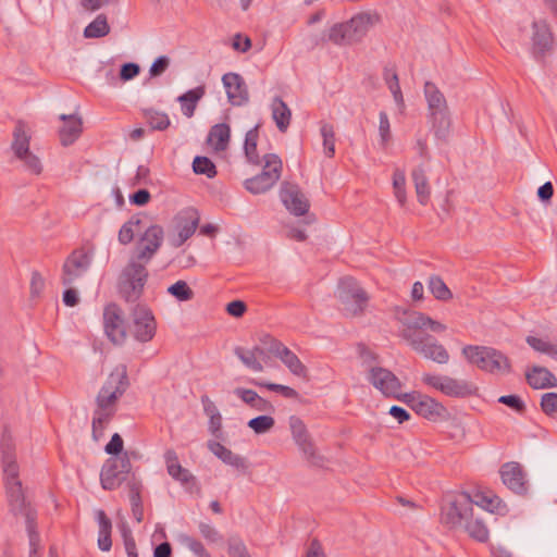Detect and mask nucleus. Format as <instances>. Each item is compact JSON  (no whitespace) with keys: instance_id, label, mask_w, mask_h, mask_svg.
<instances>
[{"instance_id":"35","label":"nucleus","mask_w":557,"mask_h":557,"mask_svg":"<svg viewBox=\"0 0 557 557\" xmlns=\"http://www.w3.org/2000/svg\"><path fill=\"white\" fill-rule=\"evenodd\" d=\"M141 218L139 214L131 216L120 228L117 239L121 245L131 244L135 235L141 231Z\"/></svg>"},{"instance_id":"63","label":"nucleus","mask_w":557,"mask_h":557,"mask_svg":"<svg viewBox=\"0 0 557 557\" xmlns=\"http://www.w3.org/2000/svg\"><path fill=\"white\" fill-rule=\"evenodd\" d=\"M139 65L136 63H125L122 65L120 71V77L122 81H129L139 74Z\"/></svg>"},{"instance_id":"18","label":"nucleus","mask_w":557,"mask_h":557,"mask_svg":"<svg viewBox=\"0 0 557 557\" xmlns=\"http://www.w3.org/2000/svg\"><path fill=\"white\" fill-rule=\"evenodd\" d=\"M132 315L135 338L141 343L150 342L157 330V322L151 310L145 305H136Z\"/></svg>"},{"instance_id":"5","label":"nucleus","mask_w":557,"mask_h":557,"mask_svg":"<svg viewBox=\"0 0 557 557\" xmlns=\"http://www.w3.org/2000/svg\"><path fill=\"white\" fill-rule=\"evenodd\" d=\"M148 276L147 263L132 257L119 276L120 296L126 302H136L144 294Z\"/></svg>"},{"instance_id":"62","label":"nucleus","mask_w":557,"mask_h":557,"mask_svg":"<svg viewBox=\"0 0 557 557\" xmlns=\"http://www.w3.org/2000/svg\"><path fill=\"white\" fill-rule=\"evenodd\" d=\"M199 531H200V534L208 541V542H211V543H215L218 542L221 536L219 534V532L215 530V528L211 524H208V523H200L199 524Z\"/></svg>"},{"instance_id":"14","label":"nucleus","mask_w":557,"mask_h":557,"mask_svg":"<svg viewBox=\"0 0 557 557\" xmlns=\"http://www.w3.org/2000/svg\"><path fill=\"white\" fill-rule=\"evenodd\" d=\"M164 240V230L159 224H151L139 235L136 253L133 258L149 263L159 251Z\"/></svg>"},{"instance_id":"43","label":"nucleus","mask_w":557,"mask_h":557,"mask_svg":"<svg viewBox=\"0 0 557 557\" xmlns=\"http://www.w3.org/2000/svg\"><path fill=\"white\" fill-rule=\"evenodd\" d=\"M264 165L262 173H267L276 183L282 174V160L274 153H269L263 157Z\"/></svg>"},{"instance_id":"53","label":"nucleus","mask_w":557,"mask_h":557,"mask_svg":"<svg viewBox=\"0 0 557 557\" xmlns=\"http://www.w3.org/2000/svg\"><path fill=\"white\" fill-rule=\"evenodd\" d=\"M146 119L151 128L163 131L169 127L170 125V119L165 113L158 112V111H147L146 112Z\"/></svg>"},{"instance_id":"59","label":"nucleus","mask_w":557,"mask_h":557,"mask_svg":"<svg viewBox=\"0 0 557 557\" xmlns=\"http://www.w3.org/2000/svg\"><path fill=\"white\" fill-rule=\"evenodd\" d=\"M228 555L231 557H251L250 554L248 553L246 545L239 540H234L230 542Z\"/></svg>"},{"instance_id":"16","label":"nucleus","mask_w":557,"mask_h":557,"mask_svg":"<svg viewBox=\"0 0 557 557\" xmlns=\"http://www.w3.org/2000/svg\"><path fill=\"white\" fill-rule=\"evenodd\" d=\"M103 327L113 344H122L126 338V325L122 309L116 304H109L103 310Z\"/></svg>"},{"instance_id":"55","label":"nucleus","mask_w":557,"mask_h":557,"mask_svg":"<svg viewBox=\"0 0 557 557\" xmlns=\"http://www.w3.org/2000/svg\"><path fill=\"white\" fill-rule=\"evenodd\" d=\"M298 447L300 448V450L305 455L306 459L310 463H312L314 466H321L323 463V457L317 453V449H315L312 438L308 440L307 442H305L304 444H301Z\"/></svg>"},{"instance_id":"61","label":"nucleus","mask_w":557,"mask_h":557,"mask_svg":"<svg viewBox=\"0 0 557 557\" xmlns=\"http://www.w3.org/2000/svg\"><path fill=\"white\" fill-rule=\"evenodd\" d=\"M123 450V440L122 437L115 433L112 435L110 442L106 445V451L110 455L121 456V451Z\"/></svg>"},{"instance_id":"1","label":"nucleus","mask_w":557,"mask_h":557,"mask_svg":"<svg viewBox=\"0 0 557 557\" xmlns=\"http://www.w3.org/2000/svg\"><path fill=\"white\" fill-rule=\"evenodd\" d=\"M446 329V325L440 321L433 320L422 312H413L405 323L400 336L416 352L420 354L425 359L445 364L449 360L448 351L425 331L430 330L433 333H443Z\"/></svg>"},{"instance_id":"46","label":"nucleus","mask_w":557,"mask_h":557,"mask_svg":"<svg viewBox=\"0 0 557 557\" xmlns=\"http://www.w3.org/2000/svg\"><path fill=\"white\" fill-rule=\"evenodd\" d=\"M429 289L438 300H449L453 297V294L445 282L436 275L430 277Z\"/></svg>"},{"instance_id":"9","label":"nucleus","mask_w":557,"mask_h":557,"mask_svg":"<svg viewBox=\"0 0 557 557\" xmlns=\"http://www.w3.org/2000/svg\"><path fill=\"white\" fill-rule=\"evenodd\" d=\"M338 298L342 310L350 317L362 314L369 301L367 292L350 276L339 281Z\"/></svg>"},{"instance_id":"51","label":"nucleus","mask_w":557,"mask_h":557,"mask_svg":"<svg viewBox=\"0 0 557 557\" xmlns=\"http://www.w3.org/2000/svg\"><path fill=\"white\" fill-rule=\"evenodd\" d=\"M236 356L242 360V362L256 372H261L263 370V366L256 358V351L245 350L243 348L235 349Z\"/></svg>"},{"instance_id":"42","label":"nucleus","mask_w":557,"mask_h":557,"mask_svg":"<svg viewBox=\"0 0 557 557\" xmlns=\"http://www.w3.org/2000/svg\"><path fill=\"white\" fill-rule=\"evenodd\" d=\"M320 133L323 139V151L327 158L335 156V131L330 123L322 122Z\"/></svg>"},{"instance_id":"15","label":"nucleus","mask_w":557,"mask_h":557,"mask_svg":"<svg viewBox=\"0 0 557 557\" xmlns=\"http://www.w3.org/2000/svg\"><path fill=\"white\" fill-rule=\"evenodd\" d=\"M368 380L385 397L401 400L404 396L401 394L403 384L391 370L382 367H370Z\"/></svg>"},{"instance_id":"27","label":"nucleus","mask_w":557,"mask_h":557,"mask_svg":"<svg viewBox=\"0 0 557 557\" xmlns=\"http://www.w3.org/2000/svg\"><path fill=\"white\" fill-rule=\"evenodd\" d=\"M533 50L535 53H544L553 45V35L544 21L533 23Z\"/></svg>"},{"instance_id":"58","label":"nucleus","mask_w":557,"mask_h":557,"mask_svg":"<svg viewBox=\"0 0 557 557\" xmlns=\"http://www.w3.org/2000/svg\"><path fill=\"white\" fill-rule=\"evenodd\" d=\"M45 289V278L42 275L34 271L30 278V295L33 297H39Z\"/></svg>"},{"instance_id":"37","label":"nucleus","mask_w":557,"mask_h":557,"mask_svg":"<svg viewBox=\"0 0 557 557\" xmlns=\"http://www.w3.org/2000/svg\"><path fill=\"white\" fill-rule=\"evenodd\" d=\"M259 139V125H256L253 128L249 129L246 133L244 151L246 159L249 163L259 164L260 157L257 152V145Z\"/></svg>"},{"instance_id":"22","label":"nucleus","mask_w":557,"mask_h":557,"mask_svg":"<svg viewBox=\"0 0 557 557\" xmlns=\"http://www.w3.org/2000/svg\"><path fill=\"white\" fill-rule=\"evenodd\" d=\"M270 351L277 356L289 371L297 376H306L307 368L300 359L281 342L271 338Z\"/></svg>"},{"instance_id":"45","label":"nucleus","mask_w":557,"mask_h":557,"mask_svg":"<svg viewBox=\"0 0 557 557\" xmlns=\"http://www.w3.org/2000/svg\"><path fill=\"white\" fill-rule=\"evenodd\" d=\"M289 426L294 441L298 446L311 438L304 421L298 417L289 418Z\"/></svg>"},{"instance_id":"6","label":"nucleus","mask_w":557,"mask_h":557,"mask_svg":"<svg viewBox=\"0 0 557 557\" xmlns=\"http://www.w3.org/2000/svg\"><path fill=\"white\" fill-rule=\"evenodd\" d=\"M462 355L469 363L482 371L493 374H504L511 371L509 358L493 347L467 345L462 348Z\"/></svg>"},{"instance_id":"54","label":"nucleus","mask_w":557,"mask_h":557,"mask_svg":"<svg viewBox=\"0 0 557 557\" xmlns=\"http://www.w3.org/2000/svg\"><path fill=\"white\" fill-rule=\"evenodd\" d=\"M379 119V134L381 138V146L382 148L385 149L392 140L391 123L386 112L384 111L380 112Z\"/></svg>"},{"instance_id":"38","label":"nucleus","mask_w":557,"mask_h":557,"mask_svg":"<svg viewBox=\"0 0 557 557\" xmlns=\"http://www.w3.org/2000/svg\"><path fill=\"white\" fill-rule=\"evenodd\" d=\"M109 33L110 26L104 14H99L84 29V36L86 38H100L107 36Z\"/></svg>"},{"instance_id":"21","label":"nucleus","mask_w":557,"mask_h":557,"mask_svg":"<svg viewBox=\"0 0 557 557\" xmlns=\"http://www.w3.org/2000/svg\"><path fill=\"white\" fill-rule=\"evenodd\" d=\"M227 99L233 106H244L249 100V92L244 78L237 73H226L222 77Z\"/></svg>"},{"instance_id":"12","label":"nucleus","mask_w":557,"mask_h":557,"mask_svg":"<svg viewBox=\"0 0 557 557\" xmlns=\"http://www.w3.org/2000/svg\"><path fill=\"white\" fill-rule=\"evenodd\" d=\"M30 133L25 122L17 121L13 131L12 150L32 173L41 172V163L37 156L29 151Z\"/></svg>"},{"instance_id":"20","label":"nucleus","mask_w":557,"mask_h":557,"mask_svg":"<svg viewBox=\"0 0 557 557\" xmlns=\"http://www.w3.org/2000/svg\"><path fill=\"white\" fill-rule=\"evenodd\" d=\"M503 483L513 493L524 495L528 492L527 474L520 463L506 462L500 468Z\"/></svg>"},{"instance_id":"10","label":"nucleus","mask_w":557,"mask_h":557,"mask_svg":"<svg viewBox=\"0 0 557 557\" xmlns=\"http://www.w3.org/2000/svg\"><path fill=\"white\" fill-rule=\"evenodd\" d=\"M92 255L85 248L74 249L64 260L61 269V283L64 286H73L89 270Z\"/></svg>"},{"instance_id":"8","label":"nucleus","mask_w":557,"mask_h":557,"mask_svg":"<svg viewBox=\"0 0 557 557\" xmlns=\"http://www.w3.org/2000/svg\"><path fill=\"white\" fill-rule=\"evenodd\" d=\"M421 380L426 386L451 398H467L478 393V387L472 382L448 375L424 373Z\"/></svg>"},{"instance_id":"31","label":"nucleus","mask_w":557,"mask_h":557,"mask_svg":"<svg viewBox=\"0 0 557 557\" xmlns=\"http://www.w3.org/2000/svg\"><path fill=\"white\" fill-rule=\"evenodd\" d=\"M205 92V87L198 86L178 97L182 112L185 116L191 117L194 115L197 103L203 97Z\"/></svg>"},{"instance_id":"25","label":"nucleus","mask_w":557,"mask_h":557,"mask_svg":"<svg viewBox=\"0 0 557 557\" xmlns=\"http://www.w3.org/2000/svg\"><path fill=\"white\" fill-rule=\"evenodd\" d=\"M527 382L535 389L552 388L557 386L556 376L544 367H533L525 374Z\"/></svg>"},{"instance_id":"40","label":"nucleus","mask_w":557,"mask_h":557,"mask_svg":"<svg viewBox=\"0 0 557 557\" xmlns=\"http://www.w3.org/2000/svg\"><path fill=\"white\" fill-rule=\"evenodd\" d=\"M461 528L466 530L470 537L478 542L484 543L488 540V529L481 519L470 518Z\"/></svg>"},{"instance_id":"28","label":"nucleus","mask_w":557,"mask_h":557,"mask_svg":"<svg viewBox=\"0 0 557 557\" xmlns=\"http://www.w3.org/2000/svg\"><path fill=\"white\" fill-rule=\"evenodd\" d=\"M411 177L414 184L417 199L420 205L426 206L430 201L431 187L425 174V170L422 166H418L412 170Z\"/></svg>"},{"instance_id":"64","label":"nucleus","mask_w":557,"mask_h":557,"mask_svg":"<svg viewBox=\"0 0 557 557\" xmlns=\"http://www.w3.org/2000/svg\"><path fill=\"white\" fill-rule=\"evenodd\" d=\"M232 47L239 52H247L251 48V40L247 36L236 34L233 38Z\"/></svg>"},{"instance_id":"41","label":"nucleus","mask_w":557,"mask_h":557,"mask_svg":"<svg viewBox=\"0 0 557 557\" xmlns=\"http://www.w3.org/2000/svg\"><path fill=\"white\" fill-rule=\"evenodd\" d=\"M527 343L537 352L545 354L552 359L557 360V341L550 342L545 338L528 336Z\"/></svg>"},{"instance_id":"49","label":"nucleus","mask_w":557,"mask_h":557,"mask_svg":"<svg viewBox=\"0 0 557 557\" xmlns=\"http://www.w3.org/2000/svg\"><path fill=\"white\" fill-rule=\"evenodd\" d=\"M480 504L484 509L488 510L490 512L505 515L508 511L506 504H504L502 499L495 495H483L481 497Z\"/></svg>"},{"instance_id":"47","label":"nucleus","mask_w":557,"mask_h":557,"mask_svg":"<svg viewBox=\"0 0 557 557\" xmlns=\"http://www.w3.org/2000/svg\"><path fill=\"white\" fill-rule=\"evenodd\" d=\"M168 293L180 301H188L194 298V292L185 281H177L168 288Z\"/></svg>"},{"instance_id":"24","label":"nucleus","mask_w":557,"mask_h":557,"mask_svg":"<svg viewBox=\"0 0 557 557\" xmlns=\"http://www.w3.org/2000/svg\"><path fill=\"white\" fill-rule=\"evenodd\" d=\"M60 120L63 126L59 131L60 141L63 146L72 145L83 132V121L76 115L61 114Z\"/></svg>"},{"instance_id":"29","label":"nucleus","mask_w":557,"mask_h":557,"mask_svg":"<svg viewBox=\"0 0 557 557\" xmlns=\"http://www.w3.org/2000/svg\"><path fill=\"white\" fill-rule=\"evenodd\" d=\"M231 136V128L227 124H215L211 127L208 135V143L216 151H223L227 148Z\"/></svg>"},{"instance_id":"52","label":"nucleus","mask_w":557,"mask_h":557,"mask_svg":"<svg viewBox=\"0 0 557 557\" xmlns=\"http://www.w3.org/2000/svg\"><path fill=\"white\" fill-rule=\"evenodd\" d=\"M250 383L256 386L265 387L269 391L280 393L285 398H297L298 397L297 391L289 386H286V385H281V384H275V383H263V382H259L257 380H251Z\"/></svg>"},{"instance_id":"44","label":"nucleus","mask_w":557,"mask_h":557,"mask_svg":"<svg viewBox=\"0 0 557 557\" xmlns=\"http://www.w3.org/2000/svg\"><path fill=\"white\" fill-rule=\"evenodd\" d=\"M384 79L397 104L404 107V97L398 82V75L394 69L384 70Z\"/></svg>"},{"instance_id":"60","label":"nucleus","mask_w":557,"mask_h":557,"mask_svg":"<svg viewBox=\"0 0 557 557\" xmlns=\"http://www.w3.org/2000/svg\"><path fill=\"white\" fill-rule=\"evenodd\" d=\"M358 355L361 358L362 362L368 366V370L370 367H375L373 363L376 361V355L370 350L366 345L359 344L357 346Z\"/></svg>"},{"instance_id":"57","label":"nucleus","mask_w":557,"mask_h":557,"mask_svg":"<svg viewBox=\"0 0 557 557\" xmlns=\"http://www.w3.org/2000/svg\"><path fill=\"white\" fill-rule=\"evenodd\" d=\"M498 401L510 407L511 409L519 413H522L525 410V405L523 400L517 395L500 396L498 398Z\"/></svg>"},{"instance_id":"50","label":"nucleus","mask_w":557,"mask_h":557,"mask_svg":"<svg viewBox=\"0 0 557 557\" xmlns=\"http://www.w3.org/2000/svg\"><path fill=\"white\" fill-rule=\"evenodd\" d=\"M275 424L274 418L271 416H259L248 421V426L256 434H263L273 429Z\"/></svg>"},{"instance_id":"36","label":"nucleus","mask_w":557,"mask_h":557,"mask_svg":"<svg viewBox=\"0 0 557 557\" xmlns=\"http://www.w3.org/2000/svg\"><path fill=\"white\" fill-rule=\"evenodd\" d=\"M276 183L267 173H260L244 182L245 188L255 195L262 194L271 189Z\"/></svg>"},{"instance_id":"30","label":"nucleus","mask_w":557,"mask_h":557,"mask_svg":"<svg viewBox=\"0 0 557 557\" xmlns=\"http://www.w3.org/2000/svg\"><path fill=\"white\" fill-rule=\"evenodd\" d=\"M97 520L99 523V535H98V546L103 552H109L112 546L111 541V531H112V523L111 520L108 518L106 512L101 509L97 511Z\"/></svg>"},{"instance_id":"48","label":"nucleus","mask_w":557,"mask_h":557,"mask_svg":"<svg viewBox=\"0 0 557 557\" xmlns=\"http://www.w3.org/2000/svg\"><path fill=\"white\" fill-rule=\"evenodd\" d=\"M193 169L196 174H205L209 178L216 175L214 163L207 157H196L193 162Z\"/></svg>"},{"instance_id":"33","label":"nucleus","mask_w":557,"mask_h":557,"mask_svg":"<svg viewBox=\"0 0 557 557\" xmlns=\"http://www.w3.org/2000/svg\"><path fill=\"white\" fill-rule=\"evenodd\" d=\"M209 450L215 455L219 459H221L224 463L231 465L236 468H240L244 466V459L237 455H235L231 449L225 447L219 442L209 441L208 442Z\"/></svg>"},{"instance_id":"4","label":"nucleus","mask_w":557,"mask_h":557,"mask_svg":"<svg viewBox=\"0 0 557 557\" xmlns=\"http://www.w3.org/2000/svg\"><path fill=\"white\" fill-rule=\"evenodd\" d=\"M2 469L4 486L11 510L14 515L25 516L27 510H34L26 503L22 482L20 480V469L15 460L14 446L10 438L3 437L1 442Z\"/></svg>"},{"instance_id":"23","label":"nucleus","mask_w":557,"mask_h":557,"mask_svg":"<svg viewBox=\"0 0 557 557\" xmlns=\"http://www.w3.org/2000/svg\"><path fill=\"white\" fill-rule=\"evenodd\" d=\"M424 95L428 101L429 110L432 119L441 120L445 117L447 111L446 99L435 84L426 82L424 85Z\"/></svg>"},{"instance_id":"56","label":"nucleus","mask_w":557,"mask_h":557,"mask_svg":"<svg viewBox=\"0 0 557 557\" xmlns=\"http://www.w3.org/2000/svg\"><path fill=\"white\" fill-rule=\"evenodd\" d=\"M541 408L547 416H553L557 412V393H545L541 399Z\"/></svg>"},{"instance_id":"34","label":"nucleus","mask_w":557,"mask_h":557,"mask_svg":"<svg viewBox=\"0 0 557 557\" xmlns=\"http://www.w3.org/2000/svg\"><path fill=\"white\" fill-rule=\"evenodd\" d=\"M393 194L399 207L405 208L407 205V180L404 170L396 168L392 174Z\"/></svg>"},{"instance_id":"11","label":"nucleus","mask_w":557,"mask_h":557,"mask_svg":"<svg viewBox=\"0 0 557 557\" xmlns=\"http://www.w3.org/2000/svg\"><path fill=\"white\" fill-rule=\"evenodd\" d=\"M401 400L406 403L417 414L429 421L443 420L447 416L446 407L435 398L420 392L404 394Z\"/></svg>"},{"instance_id":"7","label":"nucleus","mask_w":557,"mask_h":557,"mask_svg":"<svg viewBox=\"0 0 557 557\" xmlns=\"http://www.w3.org/2000/svg\"><path fill=\"white\" fill-rule=\"evenodd\" d=\"M473 516V500L465 492L448 494L441 509V521L449 528H461Z\"/></svg>"},{"instance_id":"19","label":"nucleus","mask_w":557,"mask_h":557,"mask_svg":"<svg viewBox=\"0 0 557 557\" xmlns=\"http://www.w3.org/2000/svg\"><path fill=\"white\" fill-rule=\"evenodd\" d=\"M286 209L296 216L305 215L310 208V202L299 186L284 182L280 193Z\"/></svg>"},{"instance_id":"3","label":"nucleus","mask_w":557,"mask_h":557,"mask_svg":"<svg viewBox=\"0 0 557 557\" xmlns=\"http://www.w3.org/2000/svg\"><path fill=\"white\" fill-rule=\"evenodd\" d=\"M382 16L376 11H360L349 20L336 23L330 27L327 39L336 46H352L360 44L368 34L380 25Z\"/></svg>"},{"instance_id":"13","label":"nucleus","mask_w":557,"mask_h":557,"mask_svg":"<svg viewBox=\"0 0 557 557\" xmlns=\"http://www.w3.org/2000/svg\"><path fill=\"white\" fill-rule=\"evenodd\" d=\"M132 465L127 455L114 456L106 460L100 472L103 490L113 491L126 480Z\"/></svg>"},{"instance_id":"32","label":"nucleus","mask_w":557,"mask_h":557,"mask_svg":"<svg viewBox=\"0 0 557 557\" xmlns=\"http://www.w3.org/2000/svg\"><path fill=\"white\" fill-rule=\"evenodd\" d=\"M272 117L281 132H286L290 124L292 112L287 104L281 99L275 98L272 102Z\"/></svg>"},{"instance_id":"17","label":"nucleus","mask_w":557,"mask_h":557,"mask_svg":"<svg viewBox=\"0 0 557 557\" xmlns=\"http://www.w3.org/2000/svg\"><path fill=\"white\" fill-rule=\"evenodd\" d=\"M199 213L194 208H187L178 212L174 218L177 235L171 238V245L181 247L196 232L199 224Z\"/></svg>"},{"instance_id":"39","label":"nucleus","mask_w":557,"mask_h":557,"mask_svg":"<svg viewBox=\"0 0 557 557\" xmlns=\"http://www.w3.org/2000/svg\"><path fill=\"white\" fill-rule=\"evenodd\" d=\"M26 529L29 537L30 553L29 557H38L37 552L39 548V535L36 532V512L35 510H27L25 512Z\"/></svg>"},{"instance_id":"2","label":"nucleus","mask_w":557,"mask_h":557,"mask_svg":"<svg viewBox=\"0 0 557 557\" xmlns=\"http://www.w3.org/2000/svg\"><path fill=\"white\" fill-rule=\"evenodd\" d=\"M128 386L124 368L113 371L99 391L92 416V437L99 441L117 409V400Z\"/></svg>"},{"instance_id":"26","label":"nucleus","mask_w":557,"mask_h":557,"mask_svg":"<svg viewBox=\"0 0 557 557\" xmlns=\"http://www.w3.org/2000/svg\"><path fill=\"white\" fill-rule=\"evenodd\" d=\"M164 461L169 475H171L175 481H178L182 484H187L194 480L189 470L182 467L180 463L178 456L175 450L168 449L164 453Z\"/></svg>"}]
</instances>
